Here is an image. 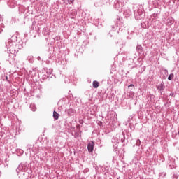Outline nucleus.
Returning a JSON list of instances; mask_svg holds the SVG:
<instances>
[{
  "instance_id": "26",
  "label": "nucleus",
  "mask_w": 179,
  "mask_h": 179,
  "mask_svg": "<svg viewBox=\"0 0 179 179\" xmlns=\"http://www.w3.org/2000/svg\"><path fill=\"white\" fill-rule=\"evenodd\" d=\"M80 123L82 124V120L80 121Z\"/></svg>"
},
{
  "instance_id": "8",
  "label": "nucleus",
  "mask_w": 179,
  "mask_h": 179,
  "mask_svg": "<svg viewBox=\"0 0 179 179\" xmlns=\"http://www.w3.org/2000/svg\"><path fill=\"white\" fill-rule=\"evenodd\" d=\"M73 1L75 0H63V2L65 5H71L73 3Z\"/></svg>"
},
{
  "instance_id": "19",
  "label": "nucleus",
  "mask_w": 179,
  "mask_h": 179,
  "mask_svg": "<svg viewBox=\"0 0 179 179\" xmlns=\"http://www.w3.org/2000/svg\"><path fill=\"white\" fill-rule=\"evenodd\" d=\"M178 177H179L178 175H177V174H173V175L171 176V178H170L169 179H178Z\"/></svg>"
},
{
  "instance_id": "2",
  "label": "nucleus",
  "mask_w": 179,
  "mask_h": 179,
  "mask_svg": "<svg viewBox=\"0 0 179 179\" xmlns=\"http://www.w3.org/2000/svg\"><path fill=\"white\" fill-rule=\"evenodd\" d=\"M125 2L127 0H116L114 3V8L119 12L122 11V8H124V5H125Z\"/></svg>"
},
{
  "instance_id": "3",
  "label": "nucleus",
  "mask_w": 179,
  "mask_h": 179,
  "mask_svg": "<svg viewBox=\"0 0 179 179\" xmlns=\"http://www.w3.org/2000/svg\"><path fill=\"white\" fill-rule=\"evenodd\" d=\"M17 170L18 171H22L24 173H26V171L29 170V166H27V164L21 163L18 166Z\"/></svg>"
},
{
  "instance_id": "13",
  "label": "nucleus",
  "mask_w": 179,
  "mask_h": 179,
  "mask_svg": "<svg viewBox=\"0 0 179 179\" xmlns=\"http://www.w3.org/2000/svg\"><path fill=\"white\" fill-rule=\"evenodd\" d=\"M110 2V0H101V5H107Z\"/></svg>"
},
{
  "instance_id": "5",
  "label": "nucleus",
  "mask_w": 179,
  "mask_h": 179,
  "mask_svg": "<svg viewBox=\"0 0 179 179\" xmlns=\"http://www.w3.org/2000/svg\"><path fill=\"white\" fill-rule=\"evenodd\" d=\"M87 149H88V152L90 153H92L93 152V150L94 149V142L91 141L90 143H88Z\"/></svg>"
},
{
  "instance_id": "6",
  "label": "nucleus",
  "mask_w": 179,
  "mask_h": 179,
  "mask_svg": "<svg viewBox=\"0 0 179 179\" xmlns=\"http://www.w3.org/2000/svg\"><path fill=\"white\" fill-rule=\"evenodd\" d=\"M165 87H166L164 86V84H163V83H161L157 86V90H159L160 92V93H162L163 92V90H164Z\"/></svg>"
},
{
  "instance_id": "23",
  "label": "nucleus",
  "mask_w": 179,
  "mask_h": 179,
  "mask_svg": "<svg viewBox=\"0 0 179 179\" xmlns=\"http://www.w3.org/2000/svg\"><path fill=\"white\" fill-rule=\"evenodd\" d=\"M134 85L133 84H131V85H129V86H128V87H134Z\"/></svg>"
},
{
  "instance_id": "9",
  "label": "nucleus",
  "mask_w": 179,
  "mask_h": 179,
  "mask_svg": "<svg viewBox=\"0 0 179 179\" xmlns=\"http://www.w3.org/2000/svg\"><path fill=\"white\" fill-rule=\"evenodd\" d=\"M92 86L93 87H94V89H97V87L100 86V84L99 83L98 81H93Z\"/></svg>"
},
{
  "instance_id": "12",
  "label": "nucleus",
  "mask_w": 179,
  "mask_h": 179,
  "mask_svg": "<svg viewBox=\"0 0 179 179\" xmlns=\"http://www.w3.org/2000/svg\"><path fill=\"white\" fill-rule=\"evenodd\" d=\"M136 50L138 52H142V45H137L136 48Z\"/></svg>"
},
{
  "instance_id": "11",
  "label": "nucleus",
  "mask_w": 179,
  "mask_h": 179,
  "mask_svg": "<svg viewBox=\"0 0 179 179\" xmlns=\"http://www.w3.org/2000/svg\"><path fill=\"white\" fill-rule=\"evenodd\" d=\"M53 117L55 120H58V118H59V114H58V113H57L56 111L53 112Z\"/></svg>"
},
{
  "instance_id": "18",
  "label": "nucleus",
  "mask_w": 179,
  "mask_h": 179,
  "mask_svg": "<svg viewBox=\"0 0 179 179\" xmlns=\"http://www.w3.org/2000/svg\"><path fill=\"white\" fill-rule=\"evenodd\" d=\"M174 23V22H173V20H167V24H169V26H171V24H173Z\"/></svg>"
},
{
  "instance_id": "20",
  "label": "nucleus",
  "mask_w": 179,
  "mask_h": 179,
  "mask_svg": "<svg viewBox=\"0 0 179 179\" xmlns=\"http://www.w3.org/2000/svg\"><path fill=\"white\" fill-rule=\"evenodd\" d=\"M136 145L137 146H140V145H141V140L138 139V140L136 141Z\"/></svg>"
},
{
  "instance_id": "4",
  "label": "nucleus",
  "mask_w": 179,
  "mask_h": 179,
  "mask_svg": "<svg viewBox=\"0 0 179 179\" xmlns=\"http://www.w3.org/2000/svg\"><path fill=\"white\" fill-rule=\"evenodd\" d=\"M123 14L126 17H128L132 15V12H131V9L128 7H124L123 10Z\"/></svg>"
},
{
  "instance_id": "24",
  "label": "nucleus",
  "mask_w": 179,
  "mask_h": 179,
  "mask_svg": "<svg viewBox=\"0 0 179 179\" xmlns=\"http://www.w3.org/2000/svg\"><path fill=\"white\" fill-rule=\"evenodd\" d=\"M37 59H38V61H40V59H41V57H40V56H38V57H37Z\"/></svg>"
},
{
  "instance_id": "10",
  "label": "nucleus",
  "mask_w": 179,
  "mask_h": 179,
  "mask_svg": "<svg viewBox=\"0 0 179 179\" xmlns=\"http://www.w3.org/2000/svg\"><path fill=\"white\" fill-rule=\"evenodd\" d=\"M27 59V61H29V62L30 64H33V62H34V59L33 56H28Z\"/></svg>"
},
{
  "instance_id": "16",
  "label": "nucleus",
  "mask_w": 179,
  "mask_h": 179,
  "mask_svg": "<svg viewBox=\"0 0 179 179\" xmlns=\"http://www.w3.org/2000/svg\"><path fill=\"white\" fill-rule=\"evenodd\" d=\"M5 27V25L3 24V23H1L0 24V33H2V31H3V30L2 29H3Z\"/></svg>"
},
{
  "instance_id": "27",
  "label": "nucleus",
  "mask_w": 179,
  "mask_h": 179,
  "mask_svg": "<svg viewBox=\"0 0 179 179\" xmlns=\"http://www.w3.org/2000/svg\"><path fill=\"white\" fill-rule=\"evenodd\" d=\"M178 135H179V131H178Z\"/></svg>"
},
{
  "instance_id": "21",
  "label": "nucleus",
  "mask_w": 179,
  "mask_h": 179,
  "mask_svg": "<svg viewBox=\"0 0 179 179\" xmlns=\"http://www.w3.org/2000/svg\"><path fill=\"white\" fill-rule=\"evenodd\" d=\"M18 153H19V155H23V153H24V152L23 151V150H18Z\"/></svg>"
},
{
  "instance_id": "22",
  "label": "nucleus",
  "mask_w": 179,
  "mask_h": 179,
  "mask_svg": "<svg viewBox=\"0 0 179 179\" xmlns=\"http://www.w3.org/2000/svg\"><path fill=\"white\" fill-rule=\"evenodd\" d=\"M1 22H3V19L2 18V17L0 15V23Z\"/></svg>"
},
{
  "instance_id": "7",
  "label": "nucleus",
  "mask_w": 179,
  "mask_h": 179,
  "mask_svg": "<svg viewBox=\"0 0 179 179\" xmlns=\"http://www.w3.org/2000/svg\"><path fill=\"white\" fill-rule=\"evenodd\" d=\"M67 115H69V117H72V115H73V114H75V110L70 108L69 110H66Z\"/></svg>"
},
{
  "instance_id": "1",
  "label": "nucleus",
  "mask_w": 179,
  "mask_h": 179,
  "mask_svg": "<svg viewBox=\"0 0 179 179\" xmlns=\"http://www.w3.org/2000/svg\"><path fill=\"white\" fill-rule=\"evenodd\" d=\"M6 45L7 47L8 51H9L10 54H13V52H15V48H16V43L12 41V39H9L8 42L6 43Z\"/></svg>"
},
{
  "instance_id": "17",
  "label": "nucleus",
  "mask_w": 179,
  "mask_h": 179,
  "mask_svg": "<svg viewBox=\"0 0 179 179\" xmlns=\"http://www.w3.org/2000/svg\"><path fill=\"white\" fill-rule=\"evenodd\" d=\"M174 78V74L173 73H171L169 77H168V80H171L172 79Z\"/></svg>"
},
{
  "instance_id": "25",
  "label": "nucleus",
  "mask_w": 179,
  "mask_h": 179,
  "mask_svg": "<svg viewBox=\"0 0 179 179\" xmlns=\"http://www.w3.org/2000/svg\"><path fill=\"white\" fill-rule=\"evenodd\" d=\"M170 96H174V94L171 93V94H170Z\"/></svg>"
},
{
  "instance_id": "15",
  "label": "nucleus",
  "mask_w": 179,
  "mask_h": 179,
  "mask_svg": "<svg viewBox=\"0 0 179 179\" xmlns=\"http://www.w3.org/2000/svg\"><path fill=\"white\" fill-rule=\"evenodd\" d=\"M117 24H119V30L120 31H122V28H121V27H122V24H121V22L120 20L117 21Z\"/></svg>"
},
{
  "instance_id": "14",
  "label": "nucleus",
  "mask_w": 179,
  "mask_h": 179,
  "mask_svg": "<svg viewBox=\"0 0 179 179\" xmlns=\"http://www.w3.org/2000/svg\"><path fill=\"white\" fill-rule=\"evenodd\" d=\"M30 108H31V111H36V105L31 103L30 105Z\"/></svg>"
}]
</instances>
